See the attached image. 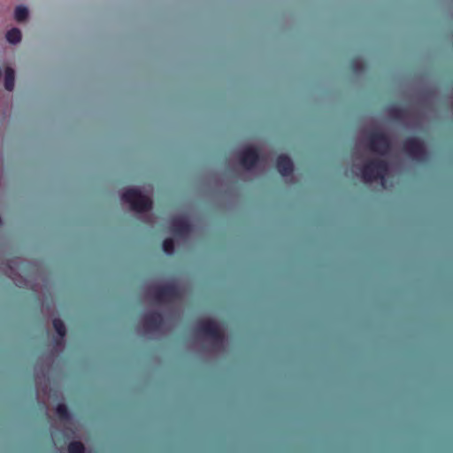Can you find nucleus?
I'll return each instance as SVG.
<instances>
[{
    "instance_id": "1",
    "label": "nucleus",
    "mask_w": 453,
    "mask_h": 453,
    "mask_svg": "<svg viewBox=\"0 0 453 453\" xmlns=\"http://www.w3.org/2000/svg\"><path fill=\"white\" fill-rule=\"evenodd\" d=\"M395 150L384 131L374 125L365 127L357 139L353 155V168L365 182L380 181L383 188L391 186L394 176Z\"/></svg>"
},
{
    "instance_id": "9",
    "label": "nucleus",
    "mask_w": 453,
    "mask_h": 453,
    "mask_svg": "<svg viewBox=\"0 0 453 453\" xmlns=\"http://www.w3.org/2000/svg\"><path fill=\"white\" fill-rule=\"evenodd\" d=\"M190 230V225L185 216H175L172 219L171 231L177 236L184 237Z\"/></svg>"
},
{
    "instance_id": "15",
    "label": "nucleus",
    "mask_w": 453,
    "mask_h": 453,
    "mask_svg": "<svg viewBox=\"0 0 453 453\" xmlns=\"http://www.w3.org/2000/svg\"><path fill=\"white\" fill-rule=\"evenodd\" d=\"M6 38L11 43H17L21 40V32L18 28H12L7 33Z\"/></svg>"
},
{
    "instance_id": "18",
    "label": "nucleus",
    "mask_w": 453,
    "mask_h": 453,
    "mask_svg": "<svg viewBox=\"0 0 453 453\" xmlns=\"http://www.w3.org/2000/svg\"><path fill=\"white\" fill-rule=\"evenodd\" d=\"M173 248H174V245H173V239L168 238V239L165 240V242L163 243V249L165 253L172 254L173 252Z\"/></svg>"
},
{
    "instance_id": "12",
    "label": "nucleus",
    "mask_w": 453,
    "mask_h": 453,
    "mask_svg": "<svg viewBox=\"0 0 453 453\" xmlns=\"http://www.w3.org/2000/svg\"><path fill=\"white\" fill-rule=\"evenodd\" d=\"M277 168L279 173L286 179V181L291 182L293 180V163L288 157L280 156L277 160Z\"/></svg>"
},
{
    "instance_id": "10",
    "label": "nucleus",
    "mask_w": 453,
    "mask_h": 453,
    "mask_svg": "<svg viewBox=\"0 0 453 453\" xmlns=\"http://www.w3.org/2000/svg\"><path fill=\"white\" fill-rule=\"evenodd\" d=\"M35 382L38 400L47 406L48 413H50V408L49 400L50 398V389L48 388L47 381L44 377L42 381L39 373L36 372Z\"/></svg>"
},
{
    "instance_id": "20",
    "label": "nucleus",
    "mask_w": 453,
    "mask_h": 453,
    "mask_svg": "<svg viewBox=\"0 0 453 453\" xmlns=\"http://www.w3.org/2000/svg\"><path fill=\"white\" fill-rule=\"evenodd\" d=\"M354 65H355V69H356L357 71H358L359 69H361V62H360L359 60L355 61Z\"/></svg>"
},
{
    "instance_id": "16",
    "label": "nucleus",
    "mask_w": 453,
    "mask_h": 453,
    "mask_svg": "<svg viewBox=\"0 0 453 453\" xmlns=\"http://www.w3.org/2000/svg\"><path fill=\"white\" fill-rule=\"evenodd\" d=\"M28 17V10L25 7L19 6L15 10V19L18 21H24Z\"/></svg>"
},
{
    "instance_id": "6",
    "label": "nucleus",
    "mask_w": 453,
    "mask_h": 453,
    "mask_svg": "<svg viewBox=\"0 0 453 453\" xmlns=\"http://www.w3.org/2000/svg\"><path fill=\"white\" fill-rule=\"evenodd\" d=\"M142 327L146 334H161L166 332L170 326L160 314L151 313L144 317Z\"/></svg>"
},
{
    "instance_id": "21",
    "label": "nucleus",
    "mask_w": 453,
    "mask_h": 453,
    "mask_svg": "<svg viewBox=\"0 0 453 453\" xmlns=\"http://www.w3.org/2000/svg\"><path fill=\"white\" fill-rule=\"evenodd\" d=\"M52 438H53L54 443L57 444V441H56L57 434H56V433L52 434Z\"/></svg>"
},
{
    "instance_id": "5",
    "label": "nucleus",
    "mask_w": 453,
    "mask_h": 453,
    "mask_svg": "<svg viewBox=\"0 0 453 453\" xmlns=\"http://www.w3.org/2000/svg\"><path fill=\"white\" fill-rule=\"evenodd\" d=\"M180 296V290L175 282L164 285L154 284L148 288L146 298L158 305L175 302Z\"/></svg>"
},
{
    "instance_id": "14",
    "label": "nucleus",
    "mask_w": 453,
    "mask_h": 453,
    "mask_svg": "<svg viewBox=\"0 0 453 453\" xmlns=\"http://www.w3.org/2000/svg\"><path fill=\"white\" fill-rule=\"evenodd\" d=\"M14 70L12 67H7L5 69L4 87L9 91H12L14 88Z\"/></svg>"
},
{
    "instance_id": "11",
    "label": "nucleus",
    "mask_w": 453,
    "mask_h": 453,
    "mask_svg": "<svg viewBox=\"0 0 453 453\" xmlns=\"http://www.w3.org/2000/svg\"><path fill=\"white\" fill-rule=\"evenodd\" d=\"M27 265V262L21 259H17L11 261L10 265H8L6 273L10 278L12 279L14 283L20 287L25 283V280L21 276L19 275L18 273H16L17 270L24 272V267Z\"/></svg>"
},
{
    "instance_id": "4",
    "label": "nucleus",
    "mask_w": 453,
    "mask_h": 453,
    "mask_svg": "<svg viewBox=\"0 0 453 453\" xmlns=\"http://www.w3.org/2000/svg\"><path fill=\"white\" fill-rule=\"evenodd\" d=\"M239 165L247 172L257 173L262 172L267 164V157L255 146L245 147L236 155Z\"/></svg>"
},
{
    "instance_id": "2",
    "label": "nucleus",
    "mask_w": 453,
    "mask_h": 453,
    "mask_svg": "<svg viewBox=\"0 0 453 453\" xmlns=\"http://www.w3.org/2000/svg\"><path fill=\"white\" fill-rule=\"evenodd\" d=\"M195 334L198 342L208 345L210 351H219L225 346L224 328L211 318L201 319L196 325Z\"/></svg>"
},
{
    "instance_id": "13",
    "label": "nucleus",
    "mask_w": 453,
    "mask_h": 453,
    "mask_svg": "<svg viewBox=\"0 0 453 453\" xmlns=\"http://www.w3.org/2000/svg\"><path fill=\"white\" fill-rule=\"evenodd\" d=\"M53 327L58 335V339H56V346H55V352L58 353V352L61 351L65 346L64 337L65 335V326L60 319H53Z\"/></svg>"
},
{
    "instance_id": "19",
    "label": "nucleus",
    "mask_w": 453,
    "mask_h": 453,
    "mask_svg": "<svg viewBox=\"0 0 453 453\" xmlns=\"http://www.w3.org/2000/svg\"><path fill=\"white\" fill-rule=\"evenodd\" d=\"M391 115L395 119H402L403 118V111L399 109H392L391 110Z\"/></svg>"
},
{
    "instance_id": "17",
    "label": "nucleus",
    "mask_w": 453,
    "mask_h": 453,
    "mask_svg": "<svg viewBox=\"0 0 453 453\" xmlns=\"http://www.w3.org/2000/svg\"><path fill=\"white\" fill-rule=\"evenodd\" d=\"M69 453H83L84 446L82 443L78 441H73L68 447Z\"/></svg>"
},
{
    "instance_id": "3",
    "label": "nucleus",
    "mask_w": 453,
    "mask_h": 453,
    "mask_svg": "<svg viewBox=\"0 0 453 453\" xmlns=\"http://www.w3.org/2000/svg\"><path fill=\"white\" fill-rule=\"evenodd\" d=\"M151 192L150 188H130L121 194L122 202L139 213L141 219L147 223L152 222V215L150 213L152 207Z\"/></svg>"
},
{
    "instance_id": "7",
    "label": "nucleus",
    "mask_w": 453,
    "mask_h": 453,
    "mask_svg": "<svg viewBox=\"0 0 453 453\" xmlns=\"http://www.w3.org/2000/svg\"><path fill=\"white\" fill-rule=\"evenodd\" d=\"M404 151L413 159L422 160L426 157L424 143L418 139L411 138L404 143Z\"/></svg>"
},
{
    "instance_id": "8",
    "label": "nucleus",
    "mask_w": 453,
    "mask_h": 453,
    "mask_svg": "<svg viewBox=\"0 0 453 453\" xmlns=\"http://www.w3.org/2000/svg\"><path fill=\"white\" fill-rule=\"evenodd\" d=\"M56 414L59 419L60 426H62V433L65 436H69V433H73L72 426L73 423L67 411L66 406L63 403L58 405Z\"/></svg>"
}]
</instances>
